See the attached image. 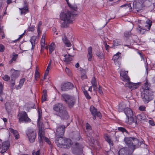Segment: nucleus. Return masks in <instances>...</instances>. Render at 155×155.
<instances>
[{
    "mask_svg": "<svg viewBox=\"0 0 155 155\" xmlns=\"http://www.w3.org/2000/svg\"><path fill=\"white\" fill-rule=\"evenodd\" d=\"M62 40L65 45L68 47H70L71 44L70 41L68 40L67 38L65 35L62 37Z\"/></svg>",
    "mask_w": 155,
    "mask_h": 155,
    "instance_id": "obj_22",
    "label": "nucleus"
},
{
    "mask_svg": "<svg viewBox=\"0 0 155 155\" xmlns=\"http://www.w3.org/2000/svg\"><path fill=\"white\" fill-rule=\"evenodd\" d=\"M15 80H12L11 79L10 80V83H11V88L12 89H13L15 88L14 86L15 84Z\"/></svg>",
    "mask_w": 155,
    "mask_h": 155,
    "instance_id": "obj_41",
    "label": "nucleus"
},
{
    "mask_svg": "<svg viewBox=\"0 0 155 155\" xmlns=\"http://www.w3.org/2000/svg\"><path fill=\"white\" fill-rule=\"evenodd\" d=\"M121 41L119 39H116L114 40L113 41V44L114 45L118 46L121 45Z\"/></svg>",
    "mask_w": 155,
    "mask_h": 155,
    "instance_id": "obj_31",
    "label": "nucleus"
},
{
    "mask_svg": "<svg viewBox=\"0 0 155 155\" xmlns=\"http://www.w3.org/2000/svg\"><path fill=\"white\" fill-rule=\"evenodd\" d=\"M96 55L100 59L103 58L104 57V55L102 52L99 51L96 52Z\"/></svg>",
    "mask_w": 155,
    "mask_h": 155,
    "instance_id": "obj_38",
    "label": "nucleus"
},
{
    "mask_svg": "<svg viewBox=\"0 0 155 155\" xmlns=\"http://www.w3.org/2000/svg\"><path fill=\"white\" fill-rule=\"evenodd\" d=\"M28 139L31 143L34 142L36 139V134L35 130L32 128L28 129L26 132Z\"/></svg>",
    "mask_w": 155,
    "mask_h": 155,
    "instance_id": "obj_9",
    "label": "nucleus"
},
{
    "mask_svg": "<svg viewBox=\"0 0 155 155\" xmlns=\"http://www.w3.org/2000/svg\"><path fill=\"white\" fill-rule=\"evenodd\" d=\"M9 146V143L8 141H5L3 142L2 144H0V148L1 151L0 152L2 154L6 152L7 150L8 149Z\"/></svg>",
    "mask_w": 155,
    "mask_h": 155,
    "instance_id": "obj_13",
    "label": "nucleus"
},
{
    "mask_svg": "<svg viewBox=\"0 0 155 155\" xmlns=\"http://www.w3.org/2000/svg\"><path fill=\"white\" fill-rule=\"evenodd\" d=\"M25 80V78H22L20 80L19 85L16 87V89L17 90L20 89L22 87Z\"/></svg>",
    "mask_w": 155,
    "mask_h": 155,
    "instance_id": "obj_25",
    "label": "nucleus"
},
{
    "mask_svg": "<svg viewBox=\"0 0 155 155\" xmlns=\"http://www.w3.org/2000/svg\"><path fill=\"white\" fill-rule=\"evenodd\" d=\"M38 116H42L41 110L39 108L38 109Z\"/></svg>",
    "mask_w": 155,
    "mask_h": 155,
    "instance_id": "obj_61",
    "label": "nucleus"
},
{
    "mask_svg": "<svg viewBox=\"0 0 155 155\" xmlns=\"http://www.w3.org/2000/svg\"><path fill=\"white\" fill-rule=\"evenodd\" d=\"M53 110L54 111V114L60 117L61 119H67L68 117V115L66 107L62 103L55 104L53 106Z\"/></svg>",
    "mask_w": 155,
    "mask_h": 155,
    "instance_id": "obj_2",
    "label": "nucleus"
},
{
    "mask_svg": "<svg viewBox=\"0 0 155 155\" xmlns=\"http://www.w3.org/2000/svg\"><path fill=\"white\" fill-rule=\"evenodd\" d=\"M83 92L84 95L85 96V97H86L87 99L89 100L91 99V97H90V95H89L87 91L84 89V90L83 91Z\"/></svg>",
    "mask_w": 155,
    "mask_h": 155,
    "instance_id": "obj_40",
    "label": "nucleus"
},
{
    "mask_svg": "<svg viewBox=\"0 0 155 155\" xmlns=\"http://www.w3.org/2000/svg\"><path fill=\"white\" fill-rule=\"evenodd\" d=\"M150 86V84L148 83L147 81L145 83H144V88H142L144 90H149Z\"/></svg>",
    "mask_w": 155,
    "mask_h": 155,
    "instance_id": "obj_35",
    "label": "nucleus"
},
{
    "mask_svg": "<svg viewBox=\"0 0 155 155\" xmlns=\"http://www.w3.org/2000/svg\"><path fill=\"white\" fill-rule=\"evenodd\" d=\"M91 83L92 86L97 87L96 80L94 77H93L91 79Z\"/></svg>",
    "mask_w": 155,
    "mask_h": 155,
    "instance_id": "obj_37",
    "label": "nucleus"
},
{
    "mask_svg": "<svg viewBox=\"0 0 155 155\" xmlns=\"http://www.w3.org/2000/svg\"><path fill=\"white\" fill-rule=\"evenodd\" d=\"M10 131L13 134L15 139H18L19 138V135L16 130H14L13 129H10Z\"/></svg>",
    "mask_w": 155,
    "mask_h": 155,
    "instance_id": "obj_26",
    "label": "nucleus"
},
{
    "mask_svg": "<svg viewBox=\"0 0 155 155\" xmlns=\"http://www.w3.org/2000/svg\"><path fill=\"white\" fill-rule=\"evenodd\" d=\"M87 55H93L92 48L91 46L87 48Z\"/></svg>",
    "mask_w": 155,
    "mask_h": 155,
    "instance_id": "obj_43",
    "label": "nucleus"
},
{
    "mask_svg": "<svg viewBox=\"0 0 155 155\" xmlns=\"http://www.w3.org/2000/svg\"><path fill=\"white\" fill-rule=\"evenodd\" d=\"M18 55L17 54H15L13 55V57L12 58V60H13L14 61H15L17 58H18Z\"/></svg>",
    "mask_w": 155,
    "mask_h": 155,
    "instance_id": "obj_55",
    "label": "nucleus"
},
{
    "mask_svg": "<svg viewBox=\"0 0 155 155\" xmlns=\"http://www.w3.org/2000/svg\"><path fill=\"white\" fill-rule=\"evenodd\" d=\"M118 130L122 133L126 132L127 133H128V132L127 130L124 127H119L118 129Z\"/></svg>",
    "mask_w": 155,
    "mask_h": 155,
    "instance_id": "obj_42",
    "label": "nucleus"
},
{
    "mask_svg": "<svg viewBox=\"0 0 155 155\" xmlns=\"http://www.w3.org/2000/svg\"><path fill=\"white\" fill-rule=\"evenodd\" d=\"M152 21L150 20H147L146 21V25L145 26L147 27V29L149 30L150 29L151 26L152 25Z\"/></svg>",
    "mask_w": 155,
    "mask_h": 155,
    "instance_id": "obj_30",
    "label": "nucleus"
},
{
    "mask_svg": "<svg viewBox=\"0 0 155 155\" xmlns=\"http://www.w3.org/2000/svg\"><path fill=\"white\" fill-rule=\"evenodd\" d=\"M65 70L66 72H68V74L69 75H71V73L70 71V70L69 68H66L65 69Z\"/></svg>",
    "mask_w": 155,
    "mask_h": 155,
    "instance_id": "obj_63",
    "label": "nucleus"
},
{
    "mask_svg": "<svg viewBox=\"0 0 155 155\" xmlns=\"http://www.w3.org/2000/svg\"><path fill=\"white\" fill-rule=\"evenodd\" d=\"M137 119L141 121L145 120L146 117L143 114H141L137 116Z\"/></svg>",
    "mask_w": 155,
    "mask_h": 155,
    "instance_id": "obj_28",
    "label": "nucleus"
},
{
    "mask_svg": "<svg viewBox=\"0 0 155 155\" xmlns=\"http://www.w3.org/2000/svg\"><path fill=\"white\" fill-rule=\"evenodd\" d=\"M17 118L18 120V122L20 123H27L31 121V119L28 117L26 112L25 111L19 112L17 115Z\"/></svg>",
    "mask_w": 155,
    "mask_h": 155,
    "instance_id": "obj_7",
    "label": "nucleus"
},
{
    "mask_svg": "<svg viewBox=\"0 0 155 155\" xmlns=\"http://www.w3.org/2000/svg\"><path fill=\"white\" fill-rule=\"evenodd\" d=\"M3 85L0 82V97L2 92Z\"/></svg>",
    "mask_w": 155,
    "mask_h": 155,
    "instance_id": "obj_56",
    "label": "nucleus"
},
{
    "mask_svg": "<svg viewBox=\"0 0 155 155\" xmlns=\"http://www.w3.org/2000/svg\"><path fill=\"white\" fill-rule=\"evenodd\" d=\"M139 109L141 111H144L146 110V107L143 106H140L139 107Z\"/></svg>",
    "mask_w": 155,
    "mask_h": 155,
    "instance_id": "obj_51",
    "label": "nucleus"
},
{
    "mask_svg": "<svg viewBox=\"0 0 155 155\" xmlns=\"http://www.w3.org/2000/svg\"><path fill=\"white\" fill-rule=\"evenodd\" d=\"M146 30V29L143 28L140 26L138 25V28L137 29V31L138 32L142 34H143V32H142V30Z\"/></svg>",
    "mask_w": 155,
    "mask_h": 155,
    "instance_id": "obj_47",
    "label": "nucleus"
},
{
    "mask_svg": "<svg viewBox=\"0 0 155 155\" xmlns=\"http://www.w3.org/2000/svg\"><path fill=\"white\" fill-rule=\"evenodd\" d=\"M121 7H126L127 8H129L130 7L131 8L130 4H124V5H121Z\"/></svg>",
    "mask_w": 155,
    "mask_h": 155,
    "instance_id": "obj_52",
    "label": "nucleus"
},
{
    "mask_svg": "<svg viewBox=\"0 0 155 155\" xmlns=\"http://www.w3.org/2000/svg\"><path fill=\"white\" fill-rule=\"evenodd\" d=\"M127 107L126 104L123 102H121L119 104L117 110L119 112H122L124 111Z\"/></svg>",
    "mask_w": 155,
    "mask_h": 155,
    "instance_id": "obj_19",
    "label": "nucleus"
},
{
    "mask_svg": "<svg viewBox=\"0 0 155 155\" xmlns=\"http://www.w3.org/2000/svg\"><path fill=\"white\" fill-rule=\"evenodd\" d=\"M74 137L76 141H78L81 138L80 133L78 132H77L74 135Z\"/></svg>",
    "mask_w": 155,
    "mask_h": 155,
    "instance_id": "obj_36",
    "label": "nucleus"
},
{
    "mask_svg": "<svg viewBox=\"0 0 155 155\" xmlns=\"http://www.w3.org/2000/svg\"><path fill=\"white\" fill-rule=\"evenodd\" d=\"M83 145L78 143H75L72 145L71 151L73 153L76 155H81L82 154Z\"/></svg>",
    "mask_w": 155,
    "mask_h": 155,
    "instance_id": "obj_6",
    "label": "nucleus"
},
{
    "mask_svg": "<svg viewBox=\"0 0 155 155\" xmlns=\"http://www.w3.org/2000/svg\"><path fill=\"white\" fill-rule=\"evenodd\" d=\"M140 85V83H134L130 81L127 82L125 84L126 87H128L131 90H134L137 88Z\"/></svg>",
    "mask_w": 155,
    "mask_h": 155,
    "instance_id": "obj_11",
    "label": "nucleus"
},
{
    "mask_svg": "<svg viewBox=\"0 0 155 155\" xmlns=\"http://www.w3.org/2000/svg\"><path fill=\"white\" fill-rule=\"evenodd\" d=\"M47 95H43L42 97V101L43 102L44 101H46L47 100Z\"/></svg>",
    "mask_w": 155,
    "mask_h": 155,
    "instance_id": "obj_53",
    "label": "nucleus"
},
{
    "mask_svg": "<svg viewBox=\"0 0 155 155\" xmlns=\"http://www.w3.org/2000/svg\"><path fill=\"white\" fill-rule=\"evenodd\" d=\"M44 129L42 128L41 127V128L39 129V132H38V136H39V139L41 140V141L45 138V137L44 136Z\"/></svg>",
    "mask_w": 155,
    "mask_h": 155,
    "instance_id": "obj_21",
    "label": "nucleus"
},
{
    "mask_svg": "<svg viewBox=\"0 0 155 155\" xmlns=\"http://www.w3.org/2000/svg\"><path fill=\"white\" fill-rule=\"evenodd\" d=\"M55 142L58 147L63 148H68L72 144L71 139L62 137L61 136L57 138Z\"/></svg>",
    "mask_w": 155,
    "mask_h": 155,
    "instance_id": "obj_4",
    "label": "nucleus"
},
{
    "mask_svg": "<svg viewBox=\"0 0 155 155\" xmlns=\"http://www.w3.org/2000/svg\"><path fill=\"white\" fill-rule=\"evenodd\" d=\"M4 50V46L2 44H0V51L1 52H3Z\"/></svg>",
    "mask_w": 155,
    "mask_h": 155,
    "instance_id": "obj_57",
    "label": "nucleus"
},
{
    "mask_svg": "<svg viewBox=\"0 0 155 155\" xmlns=\"http://www.w3.org/2000/svg\"><path fill=\"white\" fill-rule=\"evenodd\" d=\"M36 39V37L35 36H32L30 39V42L32 45L31 49H33L34 48L35 45V42Z\"/></svg>",
    "mask_w": 155,
    "mask_h": 155,
    "instance_id": "obj_23",
    "label": "nucleus"
},
{
    "mask_svg": "<svg viewBox=\"0 0 155 155\" xmlns=\"http://www.w3.org/2000/svg\"><path fill=\"white\" fill-rule=\"evenodd\" d=\"M2 78L3 79L6 81H8L10 79V77L7 75H3Z\"/></svg>",
    "mask_w": 155,
    "mask_h": 155,
    "instance_id": "obj_46",
    "label": "nucleus"
},
{
    "mask_svg": "<svg viewBox=\"0 0 155 155\" xmlns=\"http://www.w3.org/2000/svg\"><path fill=\"white\" fill-rule=\"evenodd\" d=\"M62 96L63 100L66 102L69 107H72L75 103L76 100L74 97L66 94H63Z\"/></svg>",
    "mask_w": 155,
    "mask_h": 155,
    "instance_id": "obj_8",
    "label": "nucleus"
},
{
    "mask_svg": "<svg viewBox=\"0 0 155 155\" xmlns=\"http://www.w3.org/2000/svg\"><path fill=\"white\" fill-rule=\"evenodd\" d=\"M127 120L126 121V123H128L129 125H131L133 124H134L133 126H136L137 124V122L135 120L133 116H130L129 117H127Z\"/></svg>",
    "mask_w": 155,
    "mask_h": 155,
    "instance_id": "obj_18",
    "label": "nucleus"
},
{
    "mask_svg": "<svg viewBox=\"0 0 155 155\" xmlns=\"http://www.w3.org/2000/svg\"><path fill=\"white\" fill-rule=\"evenodd\" d=\"M43 140H44L45 141L48 143V144H49V145L51 144V142L49 141V140L48 138L45 137L43 139Z\"/></svg>",
    "mask_w": 155,
    "mask_h": 155,
    "instance_id": "obj_54",
    "label": "nucleus"
},
{
    "mask_svg": "<svg viewBox=\"0 0 155 155\" xmlns=\"http://www.w3.org/2000/svg\"><path fill=\"white\" fill-rule=\"evenodd\" d=\"M124 112L126 116L127 117L133 116L132 111L130 108L127 107L124 110Z\"/></svg>",
    "mask_w": 155,
    "mask_h": 155,
    "instance_id": "obj_20",
    "label": "nucleus"
},
{
    "mask_svg": "<svg viewBox=\"0 0 155 155\" xmlns=\"http://www.w3.org/2000/svg\"><path fill=\"white\" fill-rule=\"evenodd\" d=\"M67 2L68 6L73 11H76L77 10V7L76 5H72L68 1Z\"/></svg>",
    "mask_w": 155,
    "mask_h": 155,
    "instance_id": "obj_27",
    "label": "nucleus"
},
{
    "mask_svg": "<svg viewBox=\"0 0 155 155\" xmlns=\"http://www.w3.org/2000/svg\"><path fill=\"white\" fill-rule=\"evenodd\" d=\"M35 26L30 25L29 27L28 28V30L30 31H33L35 30Z\"/></svg>",
    "mask_w": 155,
    "mask_h": 155,
    "instance_id": "obj_49",
    "label": "nucleus"
},
{
    "mask_svg": "<svg viewBox=\"0 0 155 155\" xmlns=\"http://www.w3.org/2000/svg\"><path fill=\"white\" fill-rule=\"evenodd\" d=\"M141 97L145 103H148L152 100L154 97V93L150 90H144L143 88L140 89Z\"/></svg>",
    "mask_w": 155,
    "mask_h": 155,
    "instance_id": "obj_5",
    "label": "nucleus"
},
{
    "mask_svg": "<svg viewBox=\"0 0 155 155\" xmlns=\"http://www.w3.org/2000/svg\"><path fill=\"white\" fill-rule=\"evenodd\" d=\"M98 92L99 93L101 94H103V92L102 91V88L101 87L99 86V87L98 88Z\"/></svg>",
    "mask_w": 155,
    "mask_h": 155,
    "instance_id": "obj_58",
    "label": "nucleus"
},
{
    "mask_svg": "<svg viewBox=\"0 0 155 155\" xmlns=\"http://www.w3.org/2000/svg\"><path fill=\"white\" fill-rule=\"evenodd\" d=\"M12 74L11 75V79L15 80L20 75V72L18 71L12 69Z\"/></svg>",
    "mask_w": 155,
    "mask_h": 155,
    "instance_id": "obj_17",
    "label": "nucleus"
},
{
    "mask_svg": "<svg viewBox=\"0 0 155 155\" xmlns=\"http://www.w3.org/2000/svg\"><path fill=\"white\" fill-rule=\"evenodd\" d=\"M19 9L21 11V14H25L28 12L29 11L28 7L26 5L23 8H19Z\"/></svg>",
    "mask_w": 155,
    "mask_h": 155,
    "instance_id": "obj_24",
    "label": "nucleus"
},
{
    "mask_svg": "<svg viewBox=\"0 0 155 155\" xmlns=\"http://www.w3.org/2000/svg\"><path fill=\"white\" fill-rule=\"evenodd\" d=\"M91 128V126L88 124H86V128L87 129H90Z\"/></svg>",
    "mask_w": 155,
    "mask_h": 155,
    "instance_id": "obj_64",
    "label": "nucleus"
},
{
    "mask_svg": "<svg viewBox=\"0 0 155 155\" xmlns=\"http://www.w3.org/2000/svg\"><path fill=\"white\" fill-rule=\"evenodd\" d=\"M40 150H38L36 152L35 150H34L32 152V155H39Z\"/></svg>",
    "mask_w": 155,
    "mask_h": 155,
    "instance_id": "obj_48",
    "label": "nucleus"
},
{
    "mask_svg": "<svg viewBox=\"0 0 155 155\" xmlns=\"http://www.w3.org/2000/svg\"><path fill=\"white\" fill-rule=\"evenodd\" d=\"M138 53L140 55L141 58V60H143L144 62L146 61L147 62V60H145L144 58V55L142 53L139 52H138Z\"/></svg>",
    "mask_w": 155,
    "mask_h": 155,
    "instance_id": "obj_45",
    "label": "nucleus"
},
{
    "mask_svg": "<svg viewBox=\"0 0 155 155\" xmlns=\"http://www.w3.org/2000/svg\"><path fill=\"white\" fill-rule=\"evenodd\" d=\"M124 141L128 147L126 148L129 152H133L134 149L138 147L139 141L136 138L125 137Z\"/></svg>",
    "mask_w": 155,
    "mask_h": 155,
    "instance_id": "obj_3",
    "label": "nucleus"
},
{
    "mask_svg": "<svg viewBox=\"0 0 155 155\" xmlns=\"http://www.w3.org/2000/svg\"><path fill=\"white\" fill-rule=\"evenodd\" d=\"M38 127L39 129V128H41V127L42 128V123L41 122H38Z\"/></svg>",
    "mask_w": 155,
    "mask_h": 155,
    "instance_id": "obj_62",
    "label": "nucleus"
},
{
    "mask_svg": "<svg viewBox=\"0 0 155 155\" xmlns=\"http://www.w3.org/2000/svg\"><path fill=\"white\" fill-rule=\"evenodd\" d=\"M74 85L71 83L69 82L62 83L61 84V89L62 91H66L72 89Z\"/></svg>",
    "mask_w": 155,
    "mask_h": 155,
    "instance_id": "obj_14",
    "label": "nucleus"
},
{
    "mask_svg": "<svg viewBox=\"0 0 155 155\" xmlns=\"http://www.w3.org/2000/svg\"><path fill=\"white\" fill-rule=\"evenodd\" d=\"M90 110L92 115L93 116V119L94 120H95L96 119L97 116L98 117L101 116V113L98 112L97 109L93 106L91 105V106Z\"/></svg>",
    "mask_w": 155,
    "mask_h": 155,
    "instance_id": "obj_12",
    "label": "nucleus"
},
{
    "mask_svg": "<svg viewBox=\"0 0 155 155\" xmlns=\"http://www.w3.org/2000/svg\"><path fill=\"white\" fill-rule=\"evenodd\" d=\"M131 33L130 31H126L124 33V36L127 38L131 36Z\"/></svg>",
    "mask_w": 155,
    "mask_h": 155,
    "instance_id": "obj_44",
    "label": "nucleus"
},
{
    "mask_svg": "<svg viewBox=\"0 0 155 155\" xmlns=\"http://www.w3.org/2000/svg\"><path fill=\"white\" fill-rule=\"evenodd\" d=\"M64 61L66 62H68L72 60V58L69 55L65 54L64 56Z\"/></svg>",
    "mask_w": 155,
    "mask_h": 155,
    "instance_id": "obj_34",
    "label": "nucleus"
},
{
    "mask_svg": "<svg viewBox=\"0 0 155 155\" xmlns=\"http://www.w3.org/2000/svg\"><path fill=\"white\" fill-rule=\"evenodd\" d=\"M65 127L62 125L58 127L56 130V134L57 136H61L63 135L65 132Z\"/></svg>",
    "mask_w": 155,
    "mask_h": 155,
    "instance_id": "obj_16",
    "label": "nucleus"
},
{
    "mask_svg": "<svg viewBox=\"0 0 155 155\" xmlns=\"http://www.w3.org/2000/svg\"><path fill=\"white\" fill-rule=\"evenodd\" d=\"M128 71L121 70L120 74L121 79L124 82H127L130 81V79L127 75Z\"/></svg>",
    "mask_w": 155,
    "mask_h": 155,
    "instance_id": "obj_15",
    "label": "nucleus"
},
{
    "mask_svg": "<svg viewBox=\"0 0 155 155\" xmlns=\"http://www.w3.org/2000/svg\"><path fill=\"white\" fill-rule=\"evenodd\" d=\"M76 11H68L67 12H61L60 15V19L63 21L61 23V27L67 28L70 23H73L74 18L77 15Z\"/></svg>",
    "mask_w": 155,
    "mask_h": 155,
    "instance_id": "obj_1",
    "label": "nucleus"
},
{
    "mask_svg": "<svg viewBox=\"0 0 155 155\" xmlns=\"http://www.w3.org/2000/svg\"><path fill=\"white\" fill-rule=\"evenodd\" d=\"M105 140L110 145L113 144V142L112 141L110 137L107 134H106L105 136Z\"/></svg>",
    "mask_w": 155,
    "mask_h": 155,
    "instance_id": "obj_32",
    "label": "nucleus"
},
{
    "mask_svg": "<svg viewBox=\"0 0 155 155\" xmlns=\"http://www.w3.org/2000/svg\"><path fill=\"white\" fill-rule=\"evenodd\" d=\"M46 36V34L44 33L42 37V38L41 40V45L45 46V37Z\"/></svg>",
    "mask_w": 155,
    "mask_h": 155,
    "instance_id": "obj_29",
    "label": "nucleus"
},
{
    "mask_svg": "<svg viewBox=\"0 0 155 155\" xmlns=\"http://www.w3.org/2000/svg\"><path fill=\"white\" fill-rule=\"evenodd\" d=\"M120 54V53L118 52L113 56V59L115 62L117 61L119 58H121V57L119 55Z\"/></svg>",
    "mask_w": 155,
    "mask_h": 155,
    "instance_id": "obj_33",
    "label": "nucleus"
},
{
    "mask_svg": "<svg viewBox=\"0 0 155 155\" xmlns=\"http://www.w3.org/2000/svg\"><path fill=\"white\" fill-rule=\"evenodd\" d=\"M87 57L88 61H91L93 59V55H87Z\"/></svg>",
    "mask_w": 155,
    "mask_h": 155,
    "instance_id": "obj_50",
    "label": "nucleus"
},
{
    "mask_svg": "<svg viewBox=\"0 0 155 155\" xmlns=\"http://www.w3.org/2000/svg\"><path fill=\"white\" fill-rule=\"evenodd\" d=\"M149 124L152 126L155 125L154 123L153 120H149Z\"/></svg>",
    "mask_w": 155,
    "mask_h": 155,
    "instance_id": "obj_60",
    "label": "nucleus"
},
{
    "mask_svg": "<svg viewBox=\"0 0 155 155\" xmlns=\"http://www.w3.org/2000/svg\"><path fill=\"white\" fill-rule=\"evenodd\" d=\"M104 45L106 50L108 51L110 46L109 45H107L106 43H104Z\"/></svg>",
    "mask_w": 155,
    "mask_h": 155,
    "instance_id": "obj_59",
    "label": "nucleus"
},
{
    "mask_svg": "<svg viewBox=\"0 0 155 155\" xmlns=\"http://www.w3.org/2000/svg\"><path fill=\"white\" fill-rule=\"evenodd\" d=\"M142 4L141 2L139 1L134 2L133 3V8L135 12H140L142 8Z\"/></svg>",
    "mask_w": 155,
    "mask_h": 155,
    "instance_id": "obj_10",
    "label": "nucleus"
},
{
    "mask_svg": "<svg viewBox=\"0 0 155 155\" xmlns=\"http://www.w3.org/2000/svg\"><path fill=\"white\" fill-rule=\"evenodd\" d=\"M54 45V44L52 43L49 46V53L50 54H51L52 51L54 50V48L53 46Z\"/></svg>",
    "mask_w": 155,
    "mask_h": 155,
    "instance_id": "obj_39",
    "label": "nucleus"
}]
</instances>
